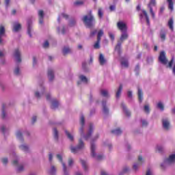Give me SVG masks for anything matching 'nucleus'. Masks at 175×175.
Wrapping results in <instances>:
<instances>
[{"mask_svg":"<svg viewBox=\"0 0 175 175\" xmlns=\"http://www.w3.org/2000/svg\"><path fill=\"white\" fill-rule=\"evenodd\" d=\"M53 135H54V138L56 140H58V131H57V129H53Z\"/></svg>","mask_w":175,"mask_h":175,"instance_id":"47","label":"nucleus"},{"mask_svg":"<svg viewBox=\"0 0 175 175\" xmlns=\"http://www.w3.org/2000/svg\"><path fill=\"white\" fill-rule=\"evenodd\" d=\"M72 165H73V159H68V166H72Z\"/></svg>","mask_w":175,"mask_h":175,"instance_id":"58","label":"nucleus"},{"mask_svg":"<svg viewBox=\"0 0 175 175\" xmlns=\"http://www.w3.org/2000/svg\"><path fill=\"white\" fill-rule=\"evenodd\" d=\"M80 122L81 124V127L79 129V133L81 134V137H83L85 140H88L89 139H91V135H92V132L94 131V126H92V124H90L88 134L84 135L85 120L84 116L83 115L80 116Z\"/></svg>","mask_w":175,"mask_h":175,"instance_id":"1","label":"nucleus"},{"mask_svg":"<svg viewBox=\"0 0 175 175\" xmlns=\"http://www.w3.org/2000/svg\"><path fill=\"white\" fill-rule=\"evenodd\" d=\"M109 38L111 39V40H114V34L111 32H109Z\"/></svg>","mask_w":175,"mask_h":175,"instance_id":"59","label":"nucleus"},{"mask_svg":"<svg viewBox=\"0 0 175 175\" xmlns=\"http://www.w3.org/2000/svg\"><path fill=\"white\" fill-rule=\"evenodd\" d=\"M175 162V154H171L169 158H167L164 160V163L165 165H172Z\"/></svg>","mask_w":175,"mask_h":175,"instance_id":"7","label":"nucleus"},{"mask_svg":"<svg viewBox=\"0 0 175 175\" xmlns=\"http://www.w3.org/2000/svg\"><path fill=\"white\" fill-rule=\"evenodd\" d=\"M94 49H100V40H97L96 42L94 44Z\"/></svg>","mask_w":175,"mask_h":175,"instance_id":"46","label":"nucleus"},{"mask_svg":"<svg viewBox=\"0 0 175 175\" xmlns=\"http://www.w3.org/2000/svg\"><path fill=\"white\" fill-rule=\"evenodd\" d=\"M14 57L15 58V61L16 62H20L21 61V53L20 52V50L16 49L14 53Z\"/></svg>","mask_w":175,"mask_h":175,"instance_id":"9","label":"nucleus"},{"mask_svg":"<svg viewBox=\"0 0 175 175\" xmlns=\"http://www.w3.org/2000/svg\"><path fill=\"white\" fill-rule=\"evenodd\" d=\"M81 163L84 169V170H87L88 167H87V163L84 160H81Z\"/></svg>","mask_w":175,"mask_h":175,"instance_id":"45","label":"nucleus"},{"mask_svg":"<svg viewBox=\"0 0 175 175\" xmlns=\"http://www.w3.org/2000/svg\"><path fill=\"white\" fill-rule=\"evenodd\" d=\"M157 107L158 109H160L161 111H163V104L162 103V102H159L157 103Z\"/></svg>","mask_w":175,"mask_h":175,"instance_id":"48","label":"nucleus"},{"mask_svg":"<svg viewBox=\"0 0 175 175\" xmlns=\"http://www.w3.org/2000/svg\"><path fill=\"white\" fill-rule=\"evenodd\" d=\"M127 95L129 98H132V92L131 91H129L128 93H127Z\"/></svg>","mask_w":175,"mask_h":175,"instance_id":"62","label":"nucleus"},{"mask_svg":"<svg viewBox=\"0 0 175 175\" xmlns=\"http://www.w3.org/2000/svg\"><path fill=\"white\" fill-rule=\"evenodd\" d=\"M163 126L164 129H169V127L170 126V122H169L167 118L163 120Z\"/></svg>","mask_w":175,"mask_h":175,"instance_id":"14","label":"nucleus"},{"mask_svg":"<svg viewBox=\"0 0 175 175\" xmlns=\"http://www.w3.org/2000/svg\"><path fill=\"white\" fill-rule=\"evenodd\" d=\"M55 167H54V165H53L49 171V174L51 175H55Z\"/></svg>","mask_w":175,"mask_h":175,"instance_id":"43","label":"nucleus"},{"mask_svg":"<svg viewBox=\"0 0 175 175\" xmlns=\"http://www.w3.org/2000/svg\"><path fill=\"white\" fill-rule=\"evenodd\" d=\"M103 112L104 114H108L109 113V109H107V107H106V102H103Z\"/></svg>","mask_w":175,"mask_h":175,"instance_id":"26","label":"nucleus"},{"mask_svg":"<svg viewBox=\"0 0 175 175\" xmlns=\"http://www.w3.org/2000/svg\"><path fill=\"white\" fill-rule=\"evenodd\" d=\"M24 170V166L23 165H19L17 170V172L20 173V172H23Z\"/></svg>","mask_w":175,"mask_h":175,"instance_id":"53","label":"nucleus"},{"mask_svg":"<svg viewBox=\"0 0 175 175\" xmlns=\"http://www.w3.org/2000/svg\"><path fill=\"white\" fill-rule=\"evenodd\" d=\"M4 33H5V27H3V25H1L0 26V38H2Z\"/></svg>","mask_w":175,"mask_h":175,"instance_id":"39","label":"nucleus"},{"mask_svg":"<svg viewBox=\"0 0 175 175\" xmlns=\"http://www.w3.org/2000/svg\"><path fill=\"white\" fill-rule=\"evenodd\" d=\"M146 175H151V170H150V169H148L147 171H146Z\"/></svg>","mask_w":175,"mask_h":175,"instance_id":"64","label":"nucleus"},{"mask_svg":"<svg viewBox=\"0 0 175 175\" xmlns=\"http://www.w3.org/2000/svg\"><path fill=\"white\" fill-rule=\"evenodd\" d=\"M121 65L123 68H128V66H129V63L126 59H122L121 62Z\"/></svg>","mask_w":175,"mask_h":175,"instance_id":"31","label":"nucleus"},{"mask_svg":"<svg viewBox=\"0 0 175 175\" xmlns=\"http://www.w3.org/2000/svg\"><path fill=\"white\" fill-rule=\"evenodd\" d=\"M159 61V62L163 64V65H166V64H167V59H166V53H165V51H161L160 53Z\"/></svg>","mask_w":175,"mask_h":175,"instance_id":"5","label":"nucleus"},{"mask_svg":"<svg viewBox=\"0 0 175 175\" xmlns=\"http://www.w3.org/2000/svg\"><path fill=\"white\" fill-rule=\"evenodd\" d=\"M118 28L122 31V32H126V24L122 21H120L118 23Z\"/></svg>","mask_w":175,"mask_h":175,"instance_id":"8","label":"nucleus"},{"mask_svg":"<svg viewBox=\"0 0 175 175\" xmlns=\"http://www.w3.org/2000/svg\"><path fill=\"white\" fill-rule=\"evenodd\" d=\"M98 61L100 64L101 65H105V64H106V59H105V56L103 55V54L100 53Z\"/></svg>","mask_w":175,"mask_h":175,"instance_id":"16","label":"nucleus"},{"mask_svg":"<svg viewBox=\"0 0 175 175\" xmlns=\"http://www.w3.org/2000/svg\"><path fill=\"white\" fill-rule=\"evenodd\" d=\"M100 94L103 96H105V98L109 97V92H107L106 90H102L100 91Z\"/></svg>","mask_w":175,"mask_h":175,"instance_id":"34","label":"nucleus"},{"mask_svg":"<svg viewBox=\"0 0 175 175\" xmlns=\"http://www.w3.org/2000/svg\"><path fill=\"white\" fill-rule=\"evenodd\" d=\"M21 29V25L18 22H15L13 24V31L14 32H18Z\"/></svg>","mask_w":175,"mask_h":175,"instance_id":"13","label":"nucleus"},{"mask_svg":"<svg viewBox=\"0 0 175 175\" xmlns=\"http://www.w3.org/2000/svg\"><path fill=\"white\" fill-rule=\"evenodd\" d=\"M155 5H157V2L155 1V0H150V3L148 5V8L150 9V14H152V17L153 18H155V13H154L152 6H155Z\"/></svg>","mask_w":175,"mask_h":175,"instance_id":"6","label":"nucleus"},{"mask_svg":"<svg viewBox=\"0 0 175 175\" xmlns=\"http://www.w3.org/2000/svg\"><path fill=\"white\" fill-rule=\"evenodd\" d=\"M84 148V142L81 139H79V144L77 146H70L71 152H77Z\"/></svg>","mask_w":175,"mask_h":175,"instance_id":"3","label":"nucleus"},{"mask_svg":"<svg viewBox=\"0 0 175 175\" xmlns=\"http://www.w3.org/2000/svg\"><path fill=\"white\" fill-rule=\"evenodd\" d=\"M75 6H81V5H84V1L78 0L74 3Z\"/></svg>","mask_w":175,"mask_h":175,"instance_id":"42","label":"nucleus"},{"mask_svg":"<svg viewBox=\"0 0 175 175\" xmlns=\"http://www.w3.org/2000/svg\"><path fill=\"white\" fill-rule=\"evenodd\" d=\"M59 103H58V101L53 100L52 101V105H51V109H57V107H58Z\"/></svg>","mask_w":175,"mask_h":175,"instance_id":"32","label":"nucleus"},{"mask_svg":"<svg viewBox=\"0 0 175 175\" xmlns=\"http://www.w3.org/2000/svg\"><path fill=\"white\" fill-rule=\"evenodd\" d=\"M160 39L162 40V42H165L166 39V31L163 30L160 31Z\"/></svg>","mask_w":175,"mask_h":175,"instance_id":"21","label":"nucleus"},{"mask_svg":"<svg viewBox=\"0 0 175 175\" xmlns=\"http://www.w3.org/2000/svg\"><path fill=\"white\" fill-rule=\"evenodd\" d=\"M48 77L50 81H52V80H54V71L52 69H49L48 70Z\"/></svg>","mask_w":175,"mask_h":175,"instance_id":"17","label":"nucleus"},{"mask_svg":"<svg viewBox=\"0 0 175 175\" xmlns=\"http://www.w3.org/2000/svg\"><path fill=\"white\" fill-rule=\"evenodd\" d=\"M102 36H103V30H100L97 34V40H100Z\"/></svg>","mask_w":175,"mask_h":175,"instance_id":"44","label":"nucleus"},{"mask_svg":"<svg viewBox=\"0 0 175 175\" xmlns=\"http://www.w3.org/2000/svg\"><path fill=\"white\" fill-rule=\"evenodd\" d=\"M109 9H110L111 12L116 10V5H111L109 7Z\"/></svg>","mask_w":175,"mask_h":175,"instance_id":"61","label":"nucleus"},{"mask_svg":"<svg viewBox=\"0 0 175 175\" xmlns=\"http://www.w3.org/2000/svg\"><path fill=\"white\" fill-rule=\"evenodd\" d=\"M38 16L40 18V21H39L40 24H43V17H44V12H43V10L38 11Z\"/></svg>","mask_w":175,"mask_h":175,"instance_id":"18","label":"nucleus"},{"mask_svg":"<svg viewBox=\"0 0 175 175\" xmlns=\"http://www.w3.org/2000/svg\"><path fill=\"white\" fill-rule=\"evenodd\" d=\"M122 92V85H120L116 92V98H120V96L121 95Z\"/></svg>","mask_w":175,"mask_h":175,"instance_id":"36","label":"nucleus"},{"mask_svg":"<svg viewBox=\"0 0 175 175\" xmlns=\"http://www.w3.org/2000/svg\"><path fill=\"white\" fill-rule=\"evenodd\" d=\"M173 62H174V57H172L171 61L169 62V64H168L169 68H172V66L173 65Z\"/></svg>","mask_w":175,"mask_h":175,"instance_id":"55","label":"nucleus"},{"mask_svg":"<svg viewBox=\"0 0 175 175\" xmlns=\"http://www.w3.org/2000/svg\"><path fill=\"white\" fill-rule=\"evenodd\" d=\"M82 21H83L84 24L88 27V28H91V27L94 25V16L92 14L85 15L82 18Z\"/></svg>","mask_w":175,"mask_h":175,"instance_id":"2","label":"nucleus"},{"mask_svg":"<svg viewBox=\"0 0 175 175\" xmlns=\"http://www.w3.org/2000/svg\"><path fill=\"white\" fill-rule=\"evenodd\" d=\"M138 98L140 103L143 101V92H142V90L140 88H138Z\"/></svg>","mask_w":175,"mask_h":175,"instance_id":"27","label":"nucleus"},{"mask_svg":"<svg viewBox=\"0 0 175 175\" xmlns=\"http://www.w3.org/2000/svg\"><path fill=\"white\" fill-rule=\"evenodd\" d=\"M61 18H66V20H68V18H69V16H68V14H66V13L61 14V15H59L57 18L58 23H59Z\"/></svg>","mask_w":175,"mask_h":175,"instance_id":"30","label":"nucleus"},{"mask_svg":"<svg viewBox=\"0 0 175 175\" xmlns=\"http://www.w3.org/2000/svg\"><path fill=\"white\" fill-rule=\"evenodd\" d=\"M98 14L100 18H102V17H103V11L102 10V8L98 9Z\"/></svg>","mask_w":175,"mask_h":175,"instance_id":"49","label":"nucleus"},{"mask_svg":"<svg viewBox=\"0 0 175 175\" xmlns=\"http://www.w3.org/2000/svg\"><path fill=\"white\" fill-rule=\"evenodd\" d=\"M98 138V136L95 138H92L90 140V148H91V152L92 154H95V151L96 150V146H95V144H94V142H95V140H96Z\"/></svg>","mask_w":175,"mask_h":175,"instance_id":"10","label":"nucleus"},{"mask_svg":"<svg viewBox=\"0 0 175 175\" xmlns=\"http://www.w3.org/2000/svg\"><path fill=\"white\" fill-rule=\"evenodd\" d=\"M115 51H117L118 54H120L121 53V42L118 43L115 48Z\"/></svg>","mask_w":175,"mask_h":175,"instance_id":"35","label":"nucleus"},{"mask_svg":"<svg viewBox=\"0 0 175 175\" xmlns=\"http://www.w3.org/2000/svg\"><path fill=\"white\" fill-rule=\"evenodd\" d=\"M92 158H94L96 161H102L103 159V155L102 154H92Z\"/></svg>","mask_w":175,"mask_h":175,"instance_id":"19","label":"nucleus"},{"mask_svg":"<svg viewBox=\"0 0 175 175\" xmlns=\"http://www.w3.org/2000/svg\"><path fill=\"white\" fill-rule=\"evenodd\" d=\"M139 18L141 21H144V19L146 21L148 25H150V18H148V15L147 14V12L146 10H142V14H139Z\"/></svg>","mask_w":175,"mask_h":175,"instance_id":"4","label":"nucleus"},{"mask_svg":"<svg viewBox=\"0 0 175 175\" xmlns=\"http://www.w3.org/2000/svg\"><path fill=\"white\" fill-rule=\"evenodd\" d=\"M63 54H69L70 53V49L68 46H64L62 50Z\"/></svg>","mask_w":175,"mask_h":175,"instance_id":"37","label":"nucleus"},{"mask_svg":"<svg viewBox=\"0 0 175 175\" xmlns=\"http://www.w3.org/2000/svg\"><path fill=\"white\" fill-rule=\"evenodd\" d=\"M122 107L126 116L129 117L131 116V112L128 110V109H126V107L125 106V105L122 104Z\"/></svg>","mask_w":175,"mask_h":175,"instance_id":"29","label":"nucleus"},{"mask_svg":"<svg viewBox=\"0 0 175 175\" xmlns=\"http://www.w3.org/2000/svg\"><path fill=\"white\" fill-rule=\"evenodd\" d=\"M172 73L175 76V62H174V64L173 68H172Z\"/></svg>","mask_w":175,"mask_h":175,"instance_id":"63","label":"nucleus"},{"mask_svg":"<svg viewBox=\"0 0 175 175\" xmlns=\"http://www.w3.org/2000/svg\"><path fill=\"white\" fill-rule=\"evenodd\" d=\"M155 150L157 151H159V152H162L163 151V146L162 145H157L155 148Z\"/></svg>","mask_w":175,"mask_h":175,"instance_id":"40","label":"nucleus"},{"mask_svg":"<svg viewBox=\"0 0 175 175\" xmlns=\"http://www.w3.org/2000/svg\"><path fill=\"white\" fill-rule=\"evenodd\" d=\"M142 122V126H147V125H148V122H147L146 120H141Z\"/></svg>","mask_w":175,"mask_h":175,"instance_id":"51","label":"nucleus"},{"mask_svg":"<svg viewBox=\"0 0 175 175\" xmlns=\"http://www.w3.org/2000/svg\"><path fill=\"white\" fill-rule=\"evenodd\" d=\"M31 24H32V21L31 19H29L27 21V33L30 37L32 36L31 35Z\"/></svg>","mask_w":175,"mask_h":175,"instance_id":"20","label":"nucleus"},{"mask_svg":"<svg viewBox=\"0 0 175 175\" xmlns=\"http://www.w3.org/2000/svg\"><path fill=\"white\" fill-rule=\"evenodd\" d=\"M142 161H143V157L139 156L138 157V162L139 163L134 164L133 166V169L134 170H137L139 166H140V165H142L143 162H142Z\"/></svg>","mask_w":175,"mask_h":175,"instance_id":"12","label":"nucleus"},{"mask_svg":"<svg viewBox=\"0 0 175 175\" xmlns=\"http://www.w3.org/2000/svg\"><path fill=\"white\" fill-rule=\"evenodd\" d=\"M144 109V111H146V113H150V106L145 105Z\"/></svg>","mask_w":175,"mask_h":175,"instance_id":"52","label":"nucleus"},{"mask_svg":"<svg viewBox=\"0 0 175 175\" xmlns=\"http://www.w3.org/2000/svg\"><path fill=\"white\" fill-rule=\"evenodd\" d=\"M79 79L83 83H88V79L84 75L79 76Z\"/></svg>","mask_w":175,"mask_h":175,"instance_id":"41","label":"nucleus"},{"mask_svg":"<svg viewBox=\"0 0 175 175\" xmlns=\"http://www.w3.org/2000/svg\"><path fill=\"white\" fill-rule=\"evenodd\" d=\"M111 133H113V135H116V136H118L119 135H121V133H122V131H121V129H116L115 130H113Z\"/></svg>","mask_w":175,"mask_h":175,"instance_id":"33","label":"nucleus"},{"mask_svg":"<svg viewBox=\"0 0 175 175\" xmlns=\"http://www.w3.org/2000/svg\"><path fill=\"white\" fill-rule=\"evenodd\" d=\"M12 165L14 166H18V159H15L12 161Z\"/></svg>","mask_w":175,"mask_h":175,"instance_id":"56","label":"nucleus"},{"mask_svg":"<svg viewBox=\"0 0 175 175\" xmlns=\"http://www.w3.org/2000/svg\"><path fill=\"white\" fill-rule=\"evenodd\" d=\"M126 39H128V33H126V31H123L120 37V40L121 42H124Z\"/></svg>","mask_w":175,"mask_h":175,"instance_id":"28","label":"nucleus"},{"mask_svg":"<svg viewBox=\"0 0 175 175\" xmlns=\"http://www.w3.org/2000/svg\"><path fill=\"white\" fill-rule=\"evenodd\" d=\"M174 21H173V18H171L168 21L167 25H168L170 29L172 31H174Z\"/></svg>","mask_w":175,"mask_h":175,"instance_id":"15","label":"nucleus"},{"mask_svg":"<svg viewBox=\"0 0 175 175\" xmlns=\"http://www.w3.org/2000/svg\"><path fill=\"white\" fill-rule=\"evenodd\" d=\"M167 2L168 3V9H170V10H171V12H173V10L174 9L173 0H167Z\"/></svg>","mask_w":175,"mask_h":175,"instance_id":"24","label":"nucleus"},{"mask_svg":"<svg viewBox=\"0 0 175 175\" xmlns=\"http://www.w3.org/2000/svg\"><path fill=\"white\" fill-rule=\"evenodd\" d=\"M19 73H20V68L18 67H16L14 70V74L19 75Z\"/></svg>","mask_w":175,"mask_h":175,"instance_id":"57","label":"nucleus"},{"mask_svg":"<svg viewBox=\"0 0 175 175\" xmlns=\"http://www.w3.org/2000/svg\"><path fill=\"white\" fill-rule=\"evenodd\" d=\"M16 137L19 140V142H21V143H22V142L24 140V139L23 138V134L20 131H18L16 132Z\"/></svg>","mask_w":175,"mask_h":175,"instance_id":"25","label":"nucleus"},{"mask_svg":"<svg viewBox=\"0 0 175 175\" xmlns=\"http://www.w3.org/2000/svg\"><path fill=\"white\" fill-rule=\"evenodd\" d=\"M1 161L3 165H7L8 162H9V160H8V158H3L1 159Z\"/></svg>","mask_w":175,"mask_h":175,"instance_id":"50","label":"nucleus"},{"mask_svg":"<svg viewBox=\"0 0 175 175\" xmlns=\"http://www.w3.org/2000/svg\"><path fill=\"white\" fill-rule=\"evenodd\" d=\"M66 134L67 135V137L69 139V140H70L71 142H73L74 140V137L73 135L72 134H70V133L68 132L67 131H66Z\"/></svg>","mask_w":175,"mask_h":175,"instance_id":"38","label":"nucleus"},{"mask_svg":"<svg viewBox=\"0 0 175 175\" xmlns=\"http://www.w3.org/2000/svg\"><path fill=\"white\" fill-rule=\"evenodd\" d=\"M58 32H61V33H65V27H63L62 30H59V28L57 29Z\"/></svg>","mask_w":175,"mask_h":175,"instance_id":"60","label":"nucleus"},{"mask_svg":"<svg viewBox=\"0 0 175 175\" xmlns=\"http://www.w3.org/2000/svg\"><path fill=\"white\" fill-rule=\"evenodd\" d=\"M20 150H21L22 151H25L27 152L29 150V147L28 146V145L24 144H22L19 146Z\"/></svg>","mask_w":175,"mask_h":175,"instance_id":"23","label":"nucleus"},{"mask_svg":"<svg viewBox=\"0 0 175 175\" xmlns=\"http://www.w3.org/2000/svg\"><path fill=\"white\" fill-rule=\"evenodd\" d=\"M49 41H45L43 44L42 46L44 47V49H47V47H49Z\"/></svg>","mask_w":175,"mask_h":175,"instance_id":"54","label":"nucleus"},{"mask_svg":"<svg viewBox=\"0 0 175 175\" xmlns=\"http://www.w3.org/2000/svg\"><path fill=\"white\" fill-rule=\"evenodd\" d=\"M57 158L62 163L64 175H68V172L66 171V165L64 162H62V156L61 154H57Z\"/></svg>","mask_w":175,"mask_h":175,"instance_id":"11","label":"nucleus"},{"mask_svg":"<svg viewBox=\"0 0 175 175\" xmlns=\"http://www.w3.org/2000/svg\"><path fill=\"white\" fill-rule=\"evenodd\" d=\"M44 93V87L41 86V92H36L35 95L36 98H40L42 96V95H43V94Z\"/></svg>","mask_w":175,"mask_h":175,"instance_id":"22","label":"nucleus"}]
</instances>
